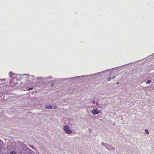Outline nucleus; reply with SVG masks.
Segmentation results:
<instances>
[{
	"instance_id": "f257e3e1",
	"label": "nucleus",
	"mask_w": 154,
	"mask_h": 154,
	"mask_svg": "<svg viewBox=\"0 0 154 154\" xmlns=\"http://www.w3.org/2000/svg\"><path fill=\"white\" fill-rule=\"evenodd\" d=\"M101 112L100 110L98 109L97 108H95L91 111V112L93 115H95L100 113Z\"/></svg>"
},
{
	"instance_id": "f03ea898",
	"label": "nucleus",
	"mask_w": 154,
	"mask_h": 154,
	"mask_svg": "<svg viewBox=\"0 0 154 154\" xmlns=\"http://www.w3.org/2000/svg\"><path fill=\"white\" fill-rule=\"evenodd\" d=\"M63 129L64 131L68 134H70L72 132V131L69 129V128L67 125L64 126Z\"/></svg>"
},
{
	"instance_id": "7ed1b4c3",
	"label": "nucleus",
	"mask_w": 154,
	"mask_h": 154,
	"mask_svg": "<svg viewBox=\"0 0 154 154\" xmlns=\"http://www.w3.org/2000/svg\"><path fill=\"white\" fill-rule=\"evenodd\" d=\"M105 146H106L105 148L109 150L112 152H114L115 151V148L112 147L110 145L106 144V145H105Z\"/></svg>"
},
{
	"instance_id": "20e7f679",
	"label": "nucleus",
	"mask_w": 154,
	"mask_h": 154,
	"mask_svg": "<svg viewBox=\"0 0 154 154\" xmlns=\"http://www.w3.org/2000/svg\"><path fill=\"white\" fill-rule=\"evenodd\" d=\"M45 107L47 109H52V106L50 105H46Z\"/></svg>"
},
{
	"instance_id": "39448f33",
	"label": "nucleus",
	"mask_w": 154,
	"mask_h": 154,
	"mask_svg": "<svg viewBox=\"0 0 154 154\" xmlns=\"http://www.w3.org/2000/svg\"><path fill=\"white\" fill-rule=\"evenodd\" d=\"M151 80H149L146 82V84H150L151 82Z\"/></svg>"
},
{
	"instance_id": "423d86ee",
	"label": "nucleus",
	"mask_w": 154,
	"mask_h": 154,
	"mask_svg": "<svg viewBox=\"0 0 154 154\" xmlns=\"http://www.w3.org/2000/svg\"><path fill=\"white\" fill-rule=\"evenodd\" d=\"M58 107V106H52V109H57Z\"/></svg>"
},
{
	"instance_id": "0eeeda50",
	"label": "nucleus",
	"mask_w": 154,
	"mask_h": 154,
	"mask_svg": "<svg viewBox=\"0 0 154 154\" xmlns=\"http://www.w3.org/2000/svg\"><path fill=\"white\" fill-rule=\"evenodd\" d=\"M102 143V145L103 146H105V147H106V146H105V145H106V144H107L105 143Z\"/></svg>"
},
{
	"instance_id": "6e6552de",
	"label": "nucleus",
	"mask_w": 154,
	"mask_h": 154,
	"mask_svg": "<svg viewBox=\"0 0 154 154\" xmlns=\"http://www.w3.org/2000/svg\"><path fill=\"white\" fill-rule=\"evenodd\" d=\"M16 153L14 151H12L10 153V154H15Z\"/></svg>"
},
{
	"instance_id": "1a4fd4ad",
	"label": "nucleus",
	"mask_w": 154,
	"mask_h": 154,
	"mask_svg": "<svg viewBox=\"0 0 154 154\" xmlns=\"http://www.w3.org/2000/svg\"><path fill=\"white\" fill-rule=\"evenodd\" d=\"M115 77V76H113V77H112V78H109V79H108V81H109L110 80V79H114V78Z\"/></svg>"
},
{
	"instance_id": "9d476101",
	"label": "nucleus",
	"mask_w": 154,
	"mask_h": 154,
	"mask_svg": "<svg viewBox=\"0 0 154 154\" xmlns=\"http://www.w3.org/2000/svg\"><path fill=\"white\" fill-rule=\"evenodd\" d=\"M145 131L146 132V133L147 134H148L149 133V132L147 130H145Z\"/></svg>"
},
{
	"instance_id": "9b49d317",
	"label": "nucleus",
	"mask_w": 154,
	"mask_h": 154,
	"mask_svg": "<svg viewBox=\"0 0 154 154\" xmlns=\"http://www.w3.org/2000/svg\"><path fill=\"white\" fill-rule=\"evenodd\" d=\"M95 103V102L94 101H93L92 102V104H94Z\"/></svg>"
},
{
	"instance_id": "f8f14e48",
	"label": "nucleus",
	"mask_w": 154,
	"mask_h": 154,
	"mask_svg": "<svg viewBox=\"0 0 154 154\" xmlns=\"http://www.w3.org/2000/svg\"><path fill=\"white\" fill-rule=\"evenodd\" d=\"M33 89V88H29L28 89V90H32Z\"/></svg>"
},
{
	"instance_id": "ddd939ff",
	"label": "nucleus",
	"mask_w": 154,
	"mask_h": 154,
	"mask_svg": "<svg viewBox=\"0 0 154 154\" xmlns=\"http://www.w3.org/2000/svg\"><path fill=\"white\" fill-rule=\"evenodd\" d=\"M52 78V77H51V76H49V77L47 79H51Z\"/></svg>"
},
{
	"instance_id": "4468645a",
	"label": "nucleus",
	"mask_w": 154,
	"mask_h": 154,
	"mask_svg": "<svg viewBox=\"0 0 154 154\" xmlns=\"http://www.w3.org/2000/svg\"><path fill=\"white\" fill-rule=\"evenodd\" d=\"M97 106H98L99 105V103L98 102H95Z\"/></svg>"
},
{
	"instance_id": "2eb2a0df",
	"label": "nucleus",
	"mask_w": 154,
	"mask_h": 154,
	"mask_svg": "<svg viewBox=\"0 0 154 154\" xmlns=\"http://www.w3.org/2000/svg\"><path fill=\"white\" fill-rule=\"evenodd\" d=\"M32 148L34 149V147H33V146L32 147Z\"/></svg>"
}]
</instances>
